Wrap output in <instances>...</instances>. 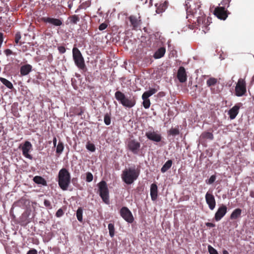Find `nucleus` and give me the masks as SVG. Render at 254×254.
Segmentation results:
<instances>
[{
  "instance_id": "nucleus-1",
  "label": "nucleus",
  "mask_w": 254,
  "mask_h": 254,
  "mask_svg": "<svg viewBox=\"0 0 254 254\" xmlns=\"http://www.w3.org/2000/svg\"><path fill=\"white\" fill-rule=\"evenodd\" d=\"M139 173V169L135 168L134 166L124 170L121 175V178L126 184L130 185L138 178Z\"/></svg>"
},
{
  "instance_id": "nucleus-2",
  "label": "nucleus",
  "mask_w": 254,
  "mask_h": 254,
  "mask_svg": "<svg viewBox=\"0 0 254 254\" xmlns=\"http://www.w3.org/2000/svg\"><path fill=\"white\" fill-rule=\"evenodd\" d=\"M58 184L63 190H66L70 183V174L66 168L61 169L58 174Z\"/></svg>"
},
{
  "instance_id": "nucleus-3",
  "label": "nucleus",
  "mask_w": 254,
  "mask_h": 254,
  "mask_svg": "<svg viewBox=\"0 0 254 254\" xmlns=\"http://www.w3.org/2000/svg\"><path fill=\"white\" fill-rule=\"evenodd\" d=\"M115 97L125 107L130 108L136 104V98L134 96L127 97L124 93L120 91H117L115 92Z\"/></svg>"
},
{
  "instance_id": "nucleus-4",
  "label": "nucleus",
  "mask_w": 254,
  "mask_h": 254,
  "mask_svg": "<svg viewBox=\"0 0 254 254\" xmlns=\"http://www.w3.org/2000/svg\"><path fill=\"white\" fill-rule=\"evenodd\" d=\"M72 57L75 64L77 67L81 70H85L86 68L84 59L81 53L76 47H74L72 49Z\"/></svg>"
},
{
  "instance_id": "nucleus-5",
  "label": "nucleus",
  "mask_w": 254,
  "mask_h": 254,
  "mask_svg": "<svg viewBox=\"0 0 254 254\" xmlns=\"http://www.w3.org/2000/svg\"><path fill=\"white\" fill-rule=\"evenodd\" d=\"M98 193L102 198L103 201L107 204L110 203L109 190L106 182L102 181L98 184Z\"/></svg>"
},
{
  "instance_id": "nucleus-6",
  "label": "nucleus",
  "mask_w": 254,
  "mask_h": 254,
  "mask_svg": "<svg viewBox=\"0 0 254 254\" xmlns=\"http://www.w3.org/2000/svg\"><path fill=\"white\" fill-rule=\"evenodd\" d=\"M186 5H187L186 9L187 13H191L193 17H195L197 19V22L198 26H200L201 24H203L205 22L206 19L205 17L204 16V14L201 13L200 10H199L200 5H197V9L195 7L192 9L191 8L190 5L189 7L188 6V4Z\"/></svg>"
},
{
  "instance_id": "nucleus-7",
  "label": "nucleus",
  "mask_w": 254,
  "mask_h": 254,
  "mask_svg": "<svg viewBox=\"0 0 254 254\" xmlns=\"http://www.w3.org/2000/svg\"><path fill=\"white\" fill-rule=\"evenodd\" d=\"M127 19L130 22V26L132 29H137L142 23L141 16L139 12L131 14L127 17Z\"/></svg>"
},
{
  "instance_id": "nucleus-8",
  "label": "nucleus",
  "mask_w": 254,
  "mask_h": 254,
  "mask_svg": "<svg viewBox=\"0 0 254 254\" xmlns=\"http://www.w3.org/2000/svg\"><path fill=\"white\" fill-rule=\"evenodd\" d=\"M140 147V143L135 139H129L127 141V148L133 154H138Z\"/></svg>"
},
{
  "instance_id": "nucleus-9",
  "label": "nucleus",
  "mask_w": 254,
  "mask_h": 254,
  "mask_svg": "<svg viewBox=\"0 0 254 254\" xmlns=\"http://www.w3.org/2000/svg\"><path fill=\"white\" fill-rule=\"evenodd\" d=\"M246 93V85L244 79L240 78L235 87V94L237 96H242Z\"/></svg>"
},
{
  "instance_id": "nucleus-10",
  "label": "nucleus",
  "mask_w": 254,
  "mask_h": 254,
  "mask_svg": "<svg viewBox=\"0 0 254 254\" xmlns=\"http://www.w3.org/2000/svg\"><path fill=\"white\" fill-rule=\"evenodd\" d=\"M121 216L127 222L131 223L134 218L131 211L127 207H123L120 211Z\"/></svg>"
},
{
  "instance_id": "nucleus-11",
  "label": "nucleus",
  "mask_w": 254,
  "mask_h": 254,
  "mask_svg": "<svg viewBox=\"0 0 254 254\" xmlns=\"http://www.w3.org/2000/svg\"><path fill=\"white\" fill-rule=\"evenodd\" d=\"M205 198L206 202L208 205L209 209L211 210H213L216 206V201L214 196L212 193H210L208 191L205 194Z\"/></svg>"
},
{
  "instance_id": "nucleus-12",
  "label": "nucleus",
  "mask_w": 254,
  "mask_h": 254,
  "mask_svg": "<svg viewBox=\"0 0 254 254\" xmlns=\"http://www.w3.org/2000/svg\"><path fill=\"white\" fill-rule=\"evenodd\" d=\"M227 207L226 205L222 204L217 209L214 215V219L216 221H220L226 214Z\"/></svg>"
},
{
  "instance_id": "nucleus-13",
  "label": "nucleus",
  "mask_w": 254,
  "mask_h": 254,
  "mask_svg": "<svg viewBox=\"0 0 254 254\" xmlns=\"http://www.w3.org/2000/svg\"><path fill=\"white\" fill-rule=\"evenodd\" d=\"M32 147L31 143L28 141H26L21 147L23 155L30 160H32L33 157L32 155L29 154V152L32 149Z\"/></svg>"
},
{
  "instance_id": "nucleus-14",
  "label": "nucleus",
  "mask_w": 254,
  "mask_h": 254,
  "mask_svg": "<svg viewBox=\"0 0 254 254\" xmlns=\"http://www.w3.org/2000/svg\"><path fill=\"white\" fill-rule=\"evenodd\" d=\"M41 21L44 23H48L56 26H60L63 24V22L61 19L49 17H43L41 18Z\"/></svg>"
},
{
  "instance_id": "nucleus-15",
  "label": "nucleus",
  "mask_w": 254,
  "mask_h": 254,
  "mask_svg": "<svg viewBox=\"0 0 254 254\" xmlns=\"http://www.w3.org/2000/svg\"><path fill=\"white\" fill-rule=\"evenodd\" d=\"M214 14L219 19L225 20L228 16L227 11L224 7H218L216 8L214 11Z\"/></svg>"
},
{
  "instance_id": "nucleus-16",
  "label": "nucleus",
  "mask_w": 254,
  "mask_h": 254,
  "mask_svg": "<svg viewBox=\"0 0 254 254\" xmlns=\"http://www.w3.org/2000/svg\"><path fill=\"white\" fill-rule=\"evenodd\" d=\"M177 77L179 82L181 83H184L187 81V74L184 67H179L178 70Z\"/></svg>"
},
{
  "instance_id": "nucleus-17",
  "label": "nucleus",
  "mask_w": 254,
  "mask_h": 254,
  "mask_svg": "<svg viewBox=\"0 0 254 254\" xmlns=\"http://www.w3.org/2000/svg\"><path fill=\"white\" fill-rule=\"evenodd\" d=\"M146 136L150 140L155 142H159L161 140L162 137L160 134L153 131H149L146 132Z\"/></svg>"
},
{
  "instance_id": "nucleus-18",
  "label": "nucleus",
  "mask_w": 254,
  "mask_h": 254,
  "mask_svg": "<svg viewBox=\"0 0 254 254\" xmlns=\"http://www.w3.org/2000/svg\"><path fill=\"white\" fill-rule=\"evenodd\" d=\"M241 105V103H240L237 104L229 111L228 114L230 119L233 120L236 118L239 113V110L240 108Z\"/></svg>"
},
{
  "instance_id": "nucleus-19",
  "label": "nucleus",
  "mask_w": 254,
  "mask_h": 254,
  "mask_svg": "<svg viewBox=\"0 0 254 254\" xmlns=\"http://www.w3.org/2000/svg\"><path fill=\"white\" fill-rule=\"evenodd\" d=\"M168 6V2L165 1L163 2H161L159 4H156L155 6L156 7V12L158 14L163 13L167 9Z\"/></svg>"
},
{
  "instance_id": "nucleus-20",
  "label": "nucleus",
  "mask_w": 254,
  "mask_h": 254,
  "mask_svg": "<svg viewBox=\"0 0 254 254\" xmlns=\"http://www.w3.org/2000/svg\"><path fill=\"white\" fill-rule=\"evenodd\" d=\"M32 66L30 64H26L21 66L20 72L22 76L28 75L32 70Z\"/></svg>"
},
{
  "instance_id": "nucleus-21",
  "label": "nucleus",
  "mask_w": 254,
  "mask_h": 254,
  "mask_svg": "<svg viewBox=\"0 0 254 254\" xmlns=\"http://www.w3.org/2000/svg\"><path fill=\"white\" fill-rule=\"evenodd\" d=\"M150 196L152 200H156L158 196L157 186L153 183L152 184L150 187Z\"/></svg>"
},
{
  "instance_id": "nucleus-22",
  "label": "nucleus",
  "mask_w": 254,
  "mask_h": 254,
  "mask_svg": "<svg viewBox=\"0 0 254 254\" xmlns=\"http://www.w3.org/2000/svg\"><path fill=\"white\" fill-rule=\"evenodd\" d=\"M166 52V49L164 47H161L159 48L154 54L153 57L155 59H160L163 57Z\"/></svg>"
},
{
  "instance_id": "nucleus-23",
  "label": "nucleus",
  "mask_w": 254,
  "mask_h": 254,
  "mask_svg": "<svg viewBox=\"0 0 254 254\" xmlns=\"http://www.w3.org/2000/svg\"><path fill=\"white\" fill-rule=\"evenodd\" d=\"M200 138L201 140L208 139L210 140H212L214 138V136L213 133L211 132L204 131L201 134L200 136Z\"/></svg>"
},
{
  "instance_id": "nucleus-24",
  "label": "nucleus",
  "mask_w": 254,
  "mask_h": 254,
  "mask_svg": "<svg viewBox=\"0 0 254 254\" xmlns=\"http://www.w3.org/2000/svg\"><path fill=\"white\" fill-rule=\"evenodd\" d=\"M33 180L37 184L42 185L43 186L47 185L46 181L41 176H36L34 177Z\"/></svg>"
},
{
  "instance_id": "nucleus-25",
  "label": "nucleus",
  "mask_w": 254,
  "mask_h": 254,
  "mask_svg": "<svg viewBox=\"0 0 254 254\" xmlns=\"http://www.w3.org/2000/svg\"><path fill=\"white\" fill-rule=\"evenodd\" d=\"M173 164V161L172 160H168L162 166L161 169V171L162 173H164L167 171L169 169L171 168Z\"/></svg>"
},
{
  "instance_id": "nucleus-26",
  "label": "nucleus",
  "mask_w": 254,
  "mask_h": 254,
  "mask_svg": "<svg viewBox=\"0 0 254 254\" xmlns=\"http://www.w3.org/2000/svg\"><path fill=\"white\" fill-rule=\"evenodd\" d=\"M242 213V210L240 208H237L235 209L230 215V219H236L240 217Z\"/></svg>"
},
{
  "instance_id": "nucleus-27",
  "label": "nucleus",
  "mask_w": 254,
  "mask_h": 254,
  "mask_svg": "<svg viewBox=\"0 0 254 254\" xmlns=\"http://www.w3.org/2000/svg\"><path fill=\"white\" fill-rule=\"evenodd\" d=\"M0 81L2 83L3 85H4L6 87H7L9 89H12L13 88V86L11 82L6 79L3 77H0Z\"/></svg>"
},
{
  "instance_id": "nucleus-28",
  "label": "nucleus",
  "mask_w": 254,
  "mask_h": 254,
  "mask_svg": "<svg viewBox=\"0 0 254 254\" xmlns=\"http://www.w3.org/2000/svg\"><path fill=\"white\" fill-rule=\"evenodd\" d=\"M68 19L70 20V22L73 24H77V23L80 20L79 17L77 15H72L69 16Z\"/></svg>"
},
{
  "instance_id": "nucleus-29",
  "label": "nucleus",
  "mask_w": 254,
  "mask_h": 254,
  "mask_svg": "<svg viewBox=\"0 0 254 254\" xmlns=\"http://www.w3.org/2000/svg\"><path fill=\"white\" fill-rule=\"evenodd\" d=\"M82 213H83V209L81 207H79L76 211V217L77 220L82 222Z\"/></svg>"
},
{
  "instance_id": "nucleus-30",
  "label": "nucleus",
  "mask_w": 254,
  "mask_h": 254,
  "mask_svg": "<svg viewBox=\"0 0 254 254\" xmlns=\"http://www.w3.org/2000/svg\"><path fill=\"white\" fill-rule=\"evenodd\" d=\"M64 149V145L63 142L60 141L58 144L56 148V153L58 154H61Z\"/></svg>"
},
{
  "instance_id": "nucleus-31",
  "label": "nucleus",
  "mask_w": 254,
  "mask_h": 254,
  "mask_svg": "<svg viewBox=\"0 0 254 254\" xmlns=\"http://www.w3.org/2000/svg\"><path fill=\"white\" fill-rule=\"evenodd\" d=\"M168 134L169 135H172L173 136H176V135H179L180 134V131H179L178 127L171 128L168 131Z\"/></svg>"
},
{
  "instance_id": "nucleus-32",
  "label": "nucleus",
  "mask_w": 254,
  "mask_h": 254,
  "mask_svg": "<svg viewBox=\"0 0 254 254\" xmlns=\"http://www.w3.org/2000/svg\"><path fill=\"white\" fill-rule=\"evenodd\" d=\"M108 229L109 231V235L111 237H113L115 235V227L114 225L112 223L108 224Z\"/></svg>"
},
{
  "instance_id": "nucleus-33",
  "label": "nucleus",
  "mask_w": 254,
  "mask_h": 254,
  "mask_svg": "<svg viewBox=\"0 0 254 254\" xmlns=\"http://www.w3.org/2000/svg\"><path fill=\"white\" fill-rule=\"evenodd\" d=\"M217 82V79L215 78H210L207 80V85L210 87L214 85Z\"/></svg>"
},
{
  "instance_id": "nucleus-34",
  "label": "nucleus",
  "mask_w": 254,
  "mask_h": 254,
  "mask_svg": "<svg viewBox=\"0 0 254 254\" xmlns=\"http://www.w3.org/2000/svg\"><path fill=\"white\" fill-rule=\"evenodd\" d=\"M86 147L88 150L91 152H94L96 149L95 145L93 143H90L89 142L87 143Z\"/></svg>"
},
{
  "instance_id": "nucleus-35",
  "label": "nucleus",
  "mask_w": 254,
  "mask_h": 254,
  "mask_svg": "<svg viewBox=\"0 0 254 254\" xmlns=\"http://www.w3.org/2000/svg\"><path fill=\"white\" fill-rule=\"evenodd\" d=\"M104 121L106 125H109L111 124V117L110 115L107 113L105 115L104 118Z\"/></svg>"
},
{
  "instance_id": "nucleus-36",
  "label": "nucleus",
  "mask_w": 254,
  "mask_h": 254,
  "mask_svg": "<svg viewBox=\"0 0 254 254\" xmlns=\"http://www.w3.org/2000/svg\"><path fill=\"white\" fill-rule=\"evenodd\" d=\"M142 99L143 100V103H142L143 107L145 109L149 108L150 107V100L149 99Z\"/></svg>"
},
{
  "instance_id": "nucleus-37",
  "label": "nucleus",
  "mask_w": 254,
  "mask_h": 254,
  "mask_svg": "<svg viewBox=\"0 0 254 254\" xmlns=\"http://www.w3.org/2000/svg\"><path fill=\"white\" fill-rule=\"evenodd\" d=\"M93 179V175L90 172H87L86 173V181L87 182H91L92 181Z\"/></svg>"
},
{
  "instance_id": "nucleus-38",
  "label": "nucleus",
  "mask_w": 254,
  "mask_h": 254,
  "mask_svg": "<svg viewBox=\"0 0 254 254\" xmlns=\"http://www.w3.org/2000/svg\"><path fill=\"white\" fill-rule=\"evenodd\" d=\"M208 250L210 254H218L217 251L210 245L208 246Z\"/></svg>"
},
{
  "instance_id": "nucleus-39",
  "label": "nucleus",
  "mask_w": 254,
  "mask_h": 254,
  "mask_svg": "<svg viewBox=\"0 0 254 254\" xmlns=\"http://www.w3.org/2000/svg\"><path fill=\"white\" fill-rule=\"evenodd\" d=\"M215 180L216 176L212 175L208 180L206 181V182L207 184H212L215 182Z\"/></svg>"
},
{
  "instance_id": "nucleus-40",
  "label": "nucleus",
  "mask_w": 254,
  "mask_h": 254,
  "mask_svg": "<svg viewBox=\"0 0 254 254\" xmlns=\"http://www.w3.org/2000/svg\"><path fill=\"white\" fill-rule=\"evenodd\" d=\"M44 205L48 209H51L52 208L51 203L49 200L45 199L44 201Z\"/></svg>"
},
{
  "instance_id": "nucleus-41",
  "label": "nucleus",
  "mask_w": 254,
  "mask_h": 254,
  "mask_svg": "<svg viewBox=\"0 0 254 254\" xmlns=\"http://www.w3.org/2000/svg\"><path fill=\"white\" fill-rule=\"evenodd\" d=\"M21 35L19 32L16 33L15 35L14 41L16 44L19 43V40L21 39Z\"/></svg>"
},
{
  "instance_id": "nucleus-42",
  "label": "nucleus",
  "mask_w": 254,
  "mask_h": 254,
  "mask_svg": "<svg viewBox=\"0 0 254 254\" xmlns=\"http://www.w3.org/2000/svg\"><path fill=\"white\" fill-rule=\"evenodd\" d=\"M231 0H223L222 1H221V4L223 5L222 7H228L229 6V3H230V2Z\"/></svg>"
},
{
  "instance_id": "nucleus-43",
  "label": "nucleus",
  "mask_w": 254,
  "mask_h": 254,
  "mask_svg": "<svg viewBox=\"0 0 254 254\" xmlns=\"http://www.w3.org/2000/svg\"><path fill=\"white\" fill-rule=\"evenodd\" d=\"M64 214V211L62 208H60L56 212V216L57 217H60L62 216Z\"/></svg>"
},
{
  "instance_id": "nucleus-44",
  "label": "nucleus",
  "mask_w": 254,
  "mask_h": 254,
  "mask_svg": "<svg viewBox=\"0 0 254 254\" xmlns=\"http://www.w3.org/2000/svg\"><path fill=\"white\" fill-rule=\"evenodd\" d=\"M107 26H108V25L106 23H103L99 25V29L100 31H102V30H105V29H106Z\"/></svg>"
},
{
  "instance_id": "nucleus-45",
  "label": "nucleus",
  "mask_w": 254,
  "mask_h": 254,
  "mask_svg": "<svg viewBox=\"0 0 254 254\" xmlns=\"http://www.w3.org/2000/svg\"><path fill=\"white\" fill-rule=\"evenodd\" d=\"M58 49L60 54H64L66 51V49L64 46H59Z\"/></svg>"
},
{
  "instance_id": "nucleus-46",
  "label": "nucleus",
  "mask_w": 254,
  "mask_h": 254,
  "mask_svg": "<svg viewBox=\"0 0 254 254\" xmlns=\"http://www.w3.org/2000/svg\"><path fill=\"white\" fill-rule=\"evenodd\" d=\"M157 91V89H156L155 88H151V89H150L147 92H148L149 96H151L153 94H155Z\"/></svg>"
},
{
  "instance_id": "nucleus-47",
  "label": "nucleus",
  "mask_w": 254,
  "mask_h": 254,
  "mask_svg": "<svg viewBox=\"0 0 254 254\" xmlns=\"http://www.w3.org/2000/svg\"><path fill=\"white\" fill-rule=\"evenodd\" d=\"M157 91V89H156L155 88H151V89H150L147 92H148L149 96H151L153 94H155Z\"/></svg>"
},
{
  "instance_id": "nucleus-48",
  "label": "nucleus",
  "mask_w": 254,
  "mask_h": 254,
  "mask_svg": "<svg viewBox=\"0 0 254 254\" xmlns=\"http://www.w3.org/2000/svg\"><path fill=\"white\" fill-rule=\"evenodd\" d=\"M4 53L6 55V56H9L11 55H12L13 54V52L10 50V49H6L4 51Z\"/></svg>"
},
{
  "instance_id": "nucleus-49",
  "label": "nucleus",
  "mask_w": 254,
  "mask_h": 254,
  "mask_svg": "<svg viewBox=\"0 0 254 254\" xmlns=\"http://www.w3.org/2000/svg\"><path fill=\"white\" fill-rule=\"evenodd\" d=\"M27 254H37V251L36 250L32 249L28 251Z\"/></svg>"
},
{
  "instance_id": "nucleus-50",
  "label": "nucleus",
  "mask_w": 254,
  "mask_h": 254,
  "mask_svg": "<svg viewBox=\"0 0 254 254\" xmlns=\"http://www.w3.org/2000/svg\"><path fill=\"white\" fill-rule=\"evenodd\" d=\"M150 97L149 95L148 94V92L147 91L143 93V94L142 95V98L147 99H148V98Z\"/></svg>"
},
{
  "instance_id": "nucleus-51",
  "label": "nucleus",
  "mask_w": 254,
  "mask_h": 254,
  "mask_svg": "<svg viewBox=\"0 0 254 254\" xmlns=\"http://www.w3.org/2000/svg\"><path fill=\"white\" fill-rule=\"evenodd\" d=\"M206 226L210 228L214 227L215 225L212 223L207 222L205 223Z\"/></svg>"
},
{
  "instance_id": "nucleus-52",
  "label": "nucleus",
  "mask_w": 254,
  "mask_h": 254,
  "mask_svg": "<svg viewBox=\"0 0 254 254\" xmlns=\"http://www.w3.org/2000/svg\"><path fill=\"white\" fill-rule=\"evenodd\" d=\"M53 142L54 146L56 147V144H57V138L56 137H54Z\"/></svg>"
},
{
  "instance_id": "nucleus-53",
  "label": "nucleus",
  "mask_w": 254,
  "mask_h": 254,
  "mask_svg": "<svg viewBox=\"0 0 254 254\" xmlns=\"http://www.w3.org/2000/svg\"><path fill=\"white\" fill-rule=\"evenodd\" d=\"M5 11L8 12L9 10V8L7 4L5 5Z\"/></svg>"
},
{
  "instance_id": "nucleus-54",
  "label": "nucleus",
  "mask_w": 254,
  "mask_h": 254,
  "mask_svg": "<svg viewBox=\"0 0 254 254\" xmlns=\"http://www.w3.org/2000/svg\"><path fill=\"white\" fill-rule=\"evenodd\" d=\"M223 254H229V253L226 250H224L223 251Z\"/></svg>"
},
{
  "instance_id": "nucleus-55",
  "label": "nucleus",
  "mask_w": 254,
  "mask_h": 254,
  "mask_svg": "<svg viewBox=\"0 0 254 254\" xmlns=\"http://www.w3.org/2000/svg\"><path fill=\"white\" fill-rule=\"evenodd\" d=\"M68 7L70 8L71 7V4H68Z\"/></svg>"
},
{
  "instance_id": "nucleus-56",
  "label": "nucleus",
  "mask_w": 254,
  "mask_h": 254,
  "mask_svg": "<svg viewBox=\"0 0 254 254\" xmlns=\"http://www.w3.org/2000/svg\"><path fill=\"white\" fill-rule=\"evenodd\" d=\"M78 9H79L78 8V9H77L75 10V12H77V11H78Z\"/></svg>"
},
{
  "instance_id": "nucleus-57",
  "label": "nucleus",
  "mask_w": 254,
  "mask_h": 254,
  "mask_svg": "<svg viewBox=\"0 0 254 254\" xmlns=\"http://www.w3.org/2000/svg\"><path fill=\"white\" fill-rule=\"evenodd\" d=\"M22 43H19V45H22Z\"/></svg>"
},
{
  "instance_id": "nucleus-58",
  "label": "nucleus",
  "mask_w": 254,
  "mask_h": 254,
  "mask_svg": "<svg viewBox=\"0 0 254 254\" xmlns=\"http://www.w3.org/2000/svg\"><path fill=\"white\" fill-rule=\"evenodd\" d=\"M125 15L127 16V13H125Z\"/></svg>"
},
{
  "instance_id": "nucleus-59",
  "label": "nucleus",
  "mask_w": 254,
  "mask_h": 254,
  "mask_svg": "<svg viewBox=\"0 0 254 254\" xmlns=\"http://www.w3.org/2000/svg\"><path fill=\"white\" fill-rule=\"evenodd\" d=\"M251 196H252V197H254V195H253L252 194H251Z\"/></svg>"
}]
</instances>
